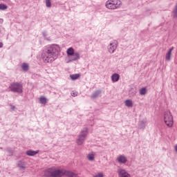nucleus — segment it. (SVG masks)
Instances as JSON below:
<instances>
[{"instance_id": "nucleus-1", "label": "nucleus", "mask_w": 177, "mask_h": 177, "mask_svg": "<svg viewBox=\"0 0 177 177\" xmlns=\"http://www.w3.org/2000/svg\"><path fill=\"white\" fill-rule=\"evenodd\" d=\"M60 46L57 44H52L48 46L43 50L41 53V58L44 63H53L59 55Z\"/></svg>"}, {"instance_id": "nucleus-2", "label": "nucleus", "mask_w": 177, "mask_h": 177, "mask_svg": "<svg viewBox=\"0 0 177 177\" xmlns=\"http://www.w3.org/2000/svg\"><path fill=\"white\" fill-rule=\"evenodd\" d=\"M44 177H63V169H57L56 167L48 168L44 171Z\"/></svg>"}, {"instance_id": "nucleus-3", "label": "nucleus", "mask_w": 177, "mask_h": 177, "mask_svg": "<svg viewBox=\"0 0 177 177\" xmlns=\"http://www.w3.org/2000/svg\"><path fill=\"white\" fill-rule=\"evenodd\" d=\"M106 9L110 10H115L120 9L122 6V2L120 0H108L105 3Z\"/></svg>"}, {"instance_id": "nucleus-4", "label": "nucleus", "mask_w": 177, "mask_h": 177, "mask_svg": "<svg viewBox=\"0 0 177 177\" xmlns=\"http://www.w3.org/2000/svg\"><path fill=\"white\" fill-rule=\"evenodd\" d=\"M8 89L14 93H23V84L18 82H12L10 84Z\"/></svg>"}, {"instance_id": "nucleus-5", "label": "nucleus", "mask_w": 177, "mask_h": 177, "mask_svg": "<svg viewBox=\"0 0 177 177\" xmlns=\"http://www.w3.org/2000/svg\"><path fill=\"white\" fill-rule=\"evenodd\" d=\"M164 122L168 128H172V127H174V117L171 111H167L165 112Z\"/></svg>"}, {"instance_id": "nucleus-6", "label": "nucleus", "mask_w": 177, "mask_h": 177, "mask_svg": "<svg viewBox=\"0 0 177 177\" xmlns=\"http://www.w3.org/2000/svg\"><path fill=\"white\" fill-rule=\"evenodd\" d=\"M88 129L86 127H85L84 129H83V130L80 131L76 140V143L77 145H78V146H81L84 144V142H85V139H86V136H88Z\"/></svg>"}, {"instance_id": "nucleus-7", "label": "nucleus", "mask_w": 177, "mask_h": 177, "mask_svg": "<svg viewBox=\"0 0 177 177\" xmlns=\"http://www.w3.org/2000/svg\"><path fill=\"white\" fill-rule=\"evenodd\" d=\"M118 46V41L117 40H113L107 46L108 52L110 53H114L117 50V47Z\"/></svg>"}, {"instance_id": "nucleus-8", "label": "nucleus", "mask_w": 177, "mask_h": 177, "mask_svg": "<svg viewBox=\"0 0 177 177\" xmlns=\"http://www.w3.org/2000/svg\"><path fill=\"white\" fill-rule=\"evenodd\" d=\"M118 174L119 177H131V174L124 169L120 168L118 169Z\"/></svg>"}, {"instance_id": "nucleus-9", "label": "nucleus", "mask_w": 177, "mask_h": 177, "mask_svg": "<svg viewBox=\"0 0 177 177\" xmlns=\"http://www.w3.org/2000/svg\"><path fill=\"white\" fill-rule=\"evenodd\" d=\"M67 176V177H79L78 174L71 171L62 169V176Z\"/></svg>"}, {"instance_id": "nucleus-10", "label": "nucleus", "mask_w": 177, "mask_h": 177, "mask_svg": "<svg viewBox=\"0 0 177 177\" xmlns=\"http://www.w3.org/2000/svg\"><path fill=\"white\" fill-rule=\"evenodd\" d=\"M116 161H118L119 164H125V162L128 161V159L125 156L120 155L117 158Z\"/></svg>"}, {"instance_id": "nucleus-11", "label": "nucleus", "mask_w": 177, "mask_h": 177, "mask_svg": "<svg viewBox=\"0 0 177 177\" xmlns=\"http://www.w3.org/2000/svg\"><path fill=\"white\" fill-rule=\"evenodd\" d=\"M111 78L112 82H118L120 81V75L118 73H113Z\"/></svg>"}, {"instance_id": "nucleus-12", "label": "nucleus", "mask_w": 177, "mask_h": 177, "mask_svg": "<svg viewBox=\"0 0 177 177\" xmlns=\"http://www.w3.org/2000/svg\"><path fill=\"white\" fill-rule=\"evenodd\" d=\"M102 94V90H97L93 93L91 95V99H96V97H99Z\"/></svg>"}, {"instance_id": "nucleus-13", "label": "nucleus", "mask_w": 177, "mask_h": 177, "mask_svg": "<svg viewBox=\"0 0 177 177\" xmlns=\"http://www.w3.org/2000/svg\"><path fill=\"white\" fill-rule=\"evenodd\" d=\"M72 56L71 59L69 62H75L80 59V53L76 52Z\"/></svg>"}, {"instance_id": "nucleus-14", "label": "nucleus", "mask_w": 177, "mask_h": 177, "mask_svg": "<svg viewBox=\"0 0 177 177\" xmlns=\"http://www.w3.org/2000/svg\"><path fill=\"white\" fill-rule=\"evenodd\" d=\"M38 153H39V150H37V151L28 150L26 151L27 156H37Z\"/></svg>"}, {"instance_id": "nucleus-15", "label": "nucleus", "mask_w": 177, "mask_h": 177, "mask_svg": "<svg viewBox=\"0 0 177 177\" xmlns=\"http://www.w3.org/2000/svg\"><path fill=\"white\" fill-rule=\"evenodd\" d=\"M17 167L19 168L20 171H24V169H26V165L24 164V162L19 161Z\"/></svg>"}, {"instance_id": "nucleus-16", "label": "nucleus", "mask_w": 177, "mask_h": 177, "mask_svg": "<svg viewBox=\"0 0 177 177\" xmlns=\"http://www.w3.org/2000/svg\"><path fill=\"white\" fill-rule=\"evenodd\" d=\"M124 105L126 106V107H133V102L131 101V100H126L124 101Z\"/></svg>"}, {"instance_id": "nucleus-17", "label": "nucleus", "mask_w": 177, "mask_h": 177, "mask_svg": "<svg viewBox=\"0 0 177 177\" xmlns=\"http://www.w3.org/2000/svg\"><path fill=\"white\" fill-rule=\"evenodd\" d=\"M75 53L74 48L73 47H70L66 50V54L68 56H73Z\"/></svg>"}, {"instance_id": "nucleus-18", "label": "nucleus", "mask_w": 177, "mask_h": 177, "mask_svg": "<svg viewBox=\"0 0 177 177\" xmlns=\"http://www.w3.org/2000/svg\"><path fill=\"white\" fill-rule=\"evenodd\" d=\"M21 68H22L23 71H28V70L30 68V66L28 65V64L24 62L21 65Z\"/></svg>"}, {"instance_id": "nucleus-19", "label": "nucleus", "mask_w": 177, "mask_h": 177, "mask_svg": "<svg viewBox=\"0 0 177 177\" xmlns=\"http://www.w3.org/2000/svg\"><path fill=\"white\" fill-rule=\"evenodd\" d=\"M87 159L88 161H93L95 160V153L93 152H91L87 155Z\"/></svg>"}, {"instance_id": "nucleus-20", "label": "nucleus", "mask_w": 177, "mask_h": 177, "mask_svg": "<svg viewBox=\"0 0 177 177\" xmlns=\"http://www.w3.org/2000/svg\"><path fill=\"white\" fill-rule=\"evenodd\" d=\"M39 103H41V104H46V103H48V101L45 97L41 96L39 98Z\"/></svg>"}, {"instance_id": "nucleus-21", "label": "nucleus", "mask_w": 177, "mask_h": 177, "mask_svg": "<svg viewBox=\"0 0 177 177\" xmlns=\"http://www.w3.org/2000/svg\"><path fill=\"white\" fill-rule=\"evenodd\" d=\"M81 77V75L80 74H74V75H71L70 77L73 81H75V80H78Z\"/></svg>"}, {"instance_id": "nucleus-22", "label": "nucleus", "mask_w": 177, "mask_h": 177, "mask_svg": "<svg viewBox=\"0 0 177 177\" xmlns=\"http://www.w3.org/2000/svg\"><path fill=\"white\" fill-rule=\"evenodd\" d=\"M147 92V90L146 89V88L143 87V88H141L139 91V93L140 95H141L142 96L146 95Z\"/></svg>"}, {"instance_id": "nucleus-23", "label": "nucleus", "mask_w": 177, "mask_h": 177, "mask_svg": "<svg viewBox=\"0 0 177 177\" xmlns=\"http://www.w3.org/2000/svg\"><path fill=\"white\" fill-rule=\"evenodd\" d=\"M52 0H46V8H52Z\"/></svg>"}, {"instance_id": "nucleus-24", "label": "nucleus", "mask_w": 177, "mask_h": 177, "mask_svg": "<svg viewBox=\"0 0 177 177\" xmlns=\"http://www.w3.org/2000/svg\"><path fill=\"white\" fill-rule=\"evenodd\" d=\"M6 9H8L6 4L0 3V10H6Z\"/></svg>"}, {"instance_id": "nucleus-25", "label": "nucleus", "mask_w": 177, "mask_h": 177, "mask_svg": "<svg viewBox=\"0 0 177 177\" xmlns=\"http://www.w3.org/2000/svg\"><path fill=\"white\" fill-rule=\"evenodd\" d=\"M172 53H169V52H167V53L166 54V55H165V59L167 61V62H169V60H171V55Z\"/></svg>"}, {"instance_id": "nucleus-26", "label": "nucleus", "mask_w": 177, "mask_h": 177, "mask_svg": "<svg viewBox=\"0 0 177 177\" xmlns=\"http://www.w3.org/2000/svg\"><path fill=\"white\" fill-rule=\"evenodd\" d=\"M139 127L141 129L146 128V122L141 121L139 124Z\"/></svg>"}, {"instance_id": "nucleus-27", "label": "nucleus", "mask_w": 177, "mask_h": 177, "mask_svg": "<svg viewBox=\"0 0 177 177\" xmlns=\"http://www.w3.org/2000/svg\"><path fill=\"white\" fill-rule=\"evenodd\" d=\"M104 176L103 175V173L100 172L95 175L93 176V177H104Z\"/></svg>"}, {"instance_id": "nucleus-28", "label": "nucleus", "mask_w": 177, "mask_h": 177, "mask_svg": "<svg viewBox=\"0 0 177 177\" xmlns=\"http://www.w3.org/2000/svg\"><path fill=\"white\" fill-rule=\"evenodd\" d=\"M129 95L130 96H132V97L135 96V95H136V91H134L133 92L130 91Z\"/></svg>"}, {"instance_id": "nucleus-29", "label": "nucleus", "mask_w": 177, "mask_h": 177, "mask_svg": "<svg viewBox=\"0 0 177 177\" xmlns=\"http://www.w3.org/2000/svg\"><path fill=\"white\" fill-rule=\"evenodd\" d=\"M71 96L75 97V96H78V92H73L71 93Z\"/></svg>"}, {"instance_id": "nucleus-30", "label": "nucleus", "mask_w": 177, "mask_h": 177, "mask_svg": "<svg viewBox=\"0 0 177 177\" xmlns=\"http://www.w3.org/2000/svg\"><path fill=\"white\" fill-rule=\"evenodd\" d=\"M172 50H174V47H171L168 52L172 53Z\"/></svg>"}, {"instance_id": "nucleus-31", "label": "nucleus", "mask_w": 177, "mask_h": 177, "mask_svg": "<svg viewBox=\"0 0 177 177\" xmlns=\"http://www.w3.org/2000/svg\"><path fill=\"white\" fill-rule=\"evenodd\" d=\"M10 107H11V110H15L16 109V106L13 105H10Z\"/></svg>"}, {"instance_id": "nucleus-32", "label": "nucleus", "mask_w": 177, "mask_h": 177, "mask_svg": "<svg viewBox=\"0 0 177 177\" xmlns=\"http://www.w3.org/2000/svg\"><path fill=\"white\" fill-rule=\"evenodd\" d=\"M3 42H0V48H3Z\"/></svg>"}, {"instance_id": "nucleus-33", "label": "nucleus", "mask_w": 177, "mask_h": 177, "mask_svg": "<svg viewBox=\"0 0 177 177\" xmlns=\"http://www.w3.org/2000/svg\"><path fill=\"white\" fill-rule=\"evenodd\" d=\"M2 23H3V19H0V24H2Z\"/></svg>"}, {"instance_id": "nucleus-34", "label": "nucleus", "mask_w": 177, "mask_h": 177, "mask_svg": "<svg viewBox=\"0 0 177 177\" xmlns=\"http://www.w3.org/2000/svg\"><path fill=\"white\" fill-rule=\"evenodd\" d=\"M174 150H175L176 153H177V145H176V146L174 147Z\"/></svg>"}, {"instance_id": "nucleus-35", "label": "nucleus", "mask_w": 177, "mask_h": 177, "mask_svg": "<svg viewBox=\"0 0 177 177\" xmlns=\"http://www.w3.org/2000/svg\"><path fill=\"white\" fill-rule=\"evenodd\" d=\"M42 34L44 37H46V32H43Z\"/></svg>"}]
</instances>
